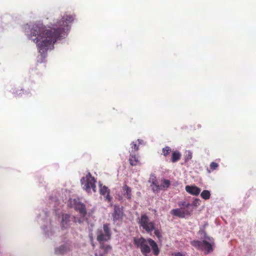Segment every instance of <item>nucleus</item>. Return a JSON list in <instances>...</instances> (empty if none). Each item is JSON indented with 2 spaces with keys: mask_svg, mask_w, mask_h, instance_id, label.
I'll use <instances>...</instances> for the list:
<instances>
[{
  "mask_svg": "<svg viewBox=\"0 0 256 256\" xmlns=\"http://www.w3.org/2000/svg\"><path fill=\"white\" fill-rule=\"evenodd\" d=\"M161 190L167 189L170 185V180L164 178L161 180Z\"/></svg>",
  "mask_w": 256,
  "mask_h": 256,
  "instance_id": "nucleus-18",
  "label": "nucleus"
},
{
  "mask_svg": "<svg viewBox=\"0 0 256 256\" xmlns=\"http://www.w3.org/2000/svg\"><path fill=\"white\" fill-rule=\"evenodd\" d=\"M130 145L132 148L134 150V152H136L138 150V146L134 142H132Z\"/></svg>",
  "mask_w": 256,
  "mask_h": 256,
  "instance_id": "nucleus-25",
  "label": "nucleus"
},
{
  "mask_svg": "<svg viewBox=\"0 0 256 256\" xmlns=\"http://www.w3.org/2000/svg\"><path fill=\"white\" fill-rule=\"evenodd\" d=\"M200 205V200L198 198H194L192 204H190V208H192L194 210V208L198 207Z\"/></svg>",
  "mask_w": 256,
  "mask_h": 256,
  "instance_id": "nucleus-23",
  "label": "nucleus"
},
{
  "mask_svg": "<svg viewBox=\"0 0 256 256\" xmlns=\"http://www.w3.org/2000/svg\"><path fill=\"white\" fill-rule=\"evenodd\" d=\"M201 197L205 200H208L210 197V192L208 190H204L200 194Z\"/></svg>",
  "mask_w": 256,
  "mask_h": 256,
  "instance_id": "nucleus-19",
  "label": "nucleus"
},
{
  "mask_svg": "<svg viewBox=\"0 0 256 256\" xmlns=\"http://www.w3.org/2000/svg\"><path fill=\"white\" fill-rule=\"evenodd\" d=\"M172 256H185V254L180 252H173L172 254Z\"/></svg>",
  "mask_w": 256,
  "mask_h": 256,
  "instance_id": "nucleus-26",
  "label": "nucleus"
},
{
  "mask_svg": "<svg viewBox=\"0 0 256 256\" xmlns=\"http://www.w3.org/2000/svg\"><path fill=\"white\" fill-rule=\"evenodd\" d=\"M96 240L99 243L106 242L110 240L112 232L110 224H104L103 229H98L96 232Z\"/></svg>",
  "mask_w": 256,
  "mask_h": 256,
  "instance_id": "nucleus-7",
  "label": "nucleus"
},
{
  "mask_svg": "<svg viewBox=\"0 0 256 256\" xmlns=\"http://www.w3.org/2000/svg\"><path fill=\"white\" fill-rule=\"evenodd\" d=\"M69 218V216H68V215H66L65 214V217H64V218H65V223L66 222V220Z\"/></svg>",
  "mask_w": 256,
  "mask_h": 256,
  "instance_id": "nucleus-28",
  "label": "nucleus"
},
{
  "mask_svg": "<svg viewBox=\"0 0 256 256\" xmlns=\"http://www.w3.org/2000/svg\"><path fill=\"white\" fill-rule=\"evenodd\" d=\"M124 216L123 208H120L119 206H114V212L112 214L113 219L114 221L122 220Z\"/></svg>",
  "mask_w": 256,
  "mask_h": 256,
  "instance_id": "nucleus-12",
  "label": "nucleus"
},
{
  "mask_svg": "<svg viewBox=\"0 0 256 256\" xmlns=\"http://www.w3.org/2000/svg\"><path fill=\"white\" fill-rule=\"evenodd\" d=\"M134 243L137 247L140 248V251L144 256H148L150 252V248L148 246V244L150 246L152 254L155 256H158L160 252V250L157 244L150 238L148 239H145L142 237L138 238H135Z\"/></svg>",
  "mask_w": 256,
  "mask_h": 256,
  "instance_id": "nucleus-2",
  "label": "nucleus"
},
{
  "mask_svg": "<svg viewBox=\"0 0 256 256\" xmlns=\"http://www.w3.org/2000/svg\"><path fill=\"white\" fill-rule=\"evenodd\" d=\"M218 167V164L216 162H212L210 165V168L207 170L208 172L210 173L211 172L217 169Z\"/></svg>",
  "mask_w": 256,
  "mask_h": 256,
  "instance_id": "nucleus-20",
  "label": "nucleus"
},
{
  "mask_svg": "<svg viewBox=\"0 0 256 256\" xmlns=\"http://www.w3.org/2000/svg\"><path fill=\"white\" fill-rule=\"evenodd\" d=\"M129 162L130 164L132 166H135L140 164L138 157L135 154H130Z\"/></svg>",
  "mask_w": 256,
  "mask_h": 256,
  "instance_id": "nucleus-16",
  "label": "nucleus"
},
{
  "mask_svg": "<svg viewBox=\"0 0 256 256\" xmlns=\"http://www.w3.org/2000/svg\"><path fill=\"white\" fill-rule=\"evenodd\" d=\"M185 190L188 194L197 196L200 192V189L195 185L186 186Z\"/></svg>",
  "mask_w": 256,
  "mask_h": 256,
  "instance_id": "nucleus-13",
  "label": "nucleus"
},
{
  "mask_svg": "<svg viewBox=\"0 0 256 256\" xmlns=\"http://www.w3.org/2000/svg\"><path fill=\"white\" fill-rule=\"evenodd\" d=\"M162 154L163 155L165 156V157H166L168 156L170 154V153L172 152V149L171 148L168 146H165L164 148L162 149Z\"/></svg>",
  "mask_w": 256,
  "mask_h": 256,
  "instance_id": "nucleus-21",
  "label": "nucleus"
},
{
  "mask_svg": "<svg viewBox=\"0 0 256 256\" xmlns=\"http://www.w3.org/2000/svg\"><path fill=\"white\" fill-rule=\"evenodd\" d=\"M192 154L190 150H187L185 152L184 160L186 162L188 161L192 158Z\"/></svg>",
  "mask_w": 256,
  "mask_h": 256,
  "instance_id": "nucleus-24",
  "label": "nucleus"
},
{
  "mask_svg": "<svg viewBox=\"0 0 256 256\" xmlns=\"http://www.w3.org/2000/svg\"><path fill=\"white\" fill-rule=\"evenodd\" d=\"M182 154L178 150H174L172 152L171 162L173 163L178 161L181 158Z\"/></svg>",
  "mask_w": 256,
  "mask_h": 256,
  "instance_id": "nucleus-17",
  "label": "nucleus"
},
{
  "mask_svg": "<svg viewBox=\"0 0 256 256\" xmlns=\"http://www.w3.org/2000/svg\"><path fill=\"white\" fill-rule=\"evenodd\" d=\"M148 182L150 184V186L154 192L156 193L161 190L160 185L158 184V181L154 174H152L150 176Z\"/></svg>",
  "mask_w": 256,
  "mask_h": 256,
  "instance_id": "nucleus-9",
  "label": "nucleus"
},
{
  "mask_svg": "<svg viewBox=\"0 0 256 256\" xmlns=\"http://www.w3.org/2000/svg\"><path fill=\"white\" fill-rule=\"evenodd\" d=\"M74 16L72 15H67L65 16V30H70V24L74 22Z\"/></svg>",
  "mask_w": 256,
  "mask_h": 256,
  "instance_id": "nucleus-14",
  "label": "nucleus"
},
{
  "mask_svg": "<svg viewBox=\"0 0 256 256\" xmlns=\"http://www.w3.org/2000/svg\"><path fill=\"white\" fill-rule=\"evenodd\" d=\"M192 246L201 250L207 254L213 250L212 246L214 242L212 238L204 234V240L202 242L199 240H194L191 242Z\"/></svg>",
  "mask_w": 256,
  "mask_h": 256,
  "instance_id": "nucleus-5",
  "label": "nucleus"
},
{
  "mask_svg": "<svg viewBox=\"0 0 256 256\" xmlns=\"http://www.w3.org/2000/svg\"><path fill=\"white\" fill-rule=\"evenodd\" d=\"M71 207L74 208L78 211L80 215L83 217L86 214V210L84 204L80 202L78 199H70L69 200Z\"/></svg>",
  "mask_w": 256,
  "mask_h": 256,
  "instance_id": "nucleus-8",
  "label": "nucleus"
},
{
  "mask_svg": "<svg viewBox=\"0 0 256 256\" xmlns=\"http://www.w3.org/2000/svg\"><path fill=\"white\" fill-rule=\"evenodd\" d=\"M80 182L82 188L86 192L90 193L92 190L94 192H96V180L92 176L90 172H88L86 176L82 178Z\"/></svg>",
  "mask_w": 256,
  "mask_h": 256,
  "instance_id": "nucleus-6",
  "label": "nucleus"
},
{
  "mask_svg": "<svg viewBox=\"0 0 256 256\" xmlns=\"http://www.w3.org/2000/svg\"><path fill=\"white\" fill-rule=\"evenodd\" d=\"M64 253V245L61 244L59 248H56L55 249V254H62Z\"/></svg>",
  "mask_w": 256,
  "mask_h": 256,
  "instance_id": "nucleus-22",
  "label": "nucleus"
},
{
  "mask_svg": "<svg viewBox=\"0 0 256 256\" xmlns=\"http://www.w3.org/2000/svg\"><path fill=\"white\" fill-rule=\"evenodd\" d=\"M100 194L105 198V200L108 202H111L112 197L110 196V190L105 186H102V184H100Z\"/></svg>",
  "mask_w": 256,
  "mask_h": 256,
  "instance_id": "nucleus-11",
  "label": "nucleus"
},
{
  "mask_svg": "<svg viewBox=\"0 0 256 256\" xmlns=\"http://www.w3.org/2000/svg\"><path fill=\"white\" fill-rule=\"evenodd\" d=\"M18 90H16V92H14V94H16V93H18ZM19 91H20L19 94H21V93H22V90H20Z\"/></svg>",
  "mask_w": 256,
  "mask_h": 256,
  "instance_id": "nucleus-29",
  "label": "nucleus"
},
{
  "mask_svg": "<svg viewBox=\"0 0 256 256\" xmlns=\"http://www.w3.org/2000/svg\"><path fill=\"white\" fill-rule=\"evenodd\" d=\"M180 208L172 209L170 213L174 216L180 218H184L186 216H190L193 212L192 208H190V204L186 201H182L178 203Z\"/></svg>",
  "mask_w": 256,
  "mask_h": 256,
  "instance_id": "nucleus-4",
  "label": "nucleus"
},
{
  "mask_svg": "<svg viewBox=\"0 0 256 256\" xmlns=\"http://www.w3.org/2000/svg\"><path fill=\"white\" fill-rule=\"evenodd\" d=\"M91 243L92 246L93 248H95V244L94 242L93 238L92 236H90Z\"/></svg>",
  "mask_w": 256,
  "mask_h": 256,
  "instance_id": "nucleus-27",
  "label": "nucleus"
},
{
  "mask_svg": "<svg viewBox=\"0 0 256 256\" xmlns=\"http://www.w3.org/2000/svg\"><path fill=\"white\" fill-rule=\"evenodd\" d=\"M60 34L58 30H49L42 24H34L30 30L28 38L36 44L39 52L43 54L52 46Z\"/></svg>",
  "mask_w": 256,
  "mask_h": 256,
  "instance_id": "nucleus-1",
  "label": "nucleus"
},
{
  "mask_svg": "<svg viewBox=\"0 0 256 256\" xmlns=\"http://www.w3.org/2000/svg\"><path fill=\"white\" fill-rule=\"evenodd\" d=\"M99 244H100V251L98 254L97 253L95 254L96 256H104L106 254L112 250V247L110 244H104V242Z\"/></svg>",
  "mask_w": 256,
  "mask_h": 256,
  "instance_id": "nucleus-10",
  "label": "nucleus"
},
{
  "mask_svg": "<svg viewBox=\"0 0 256 256\" xmlns=\"http://www.w3.org/2000/svg\"><path fill=\"white\" fill-rule=\"evenodd\" d=\"M62 222H64V216L63 215L62 216Z\"/></svg>",
  "mask_w": 256,
  "mask_h": 256,
  "instance_id": "nucleus-30",
  "label": "nucleus"
},
{
  "mask_svg": "<svg viewBox=\"0 0 256 256\" xmlns=\"http://www.w3.org/2000/svg\"><path fill=\"white\" fill-rule=\"evenodd\" d=\"M124 196L128 200L132 198V189L126 184L122 187Z\"/></svg>",
  "mask_w": 256,
  "mask_h": 256,
  "instance_id": "nucleus-15",
  "label": "nucleus"
},
{
  "mask_svg": "<svg viewBox=\"0 0 256 256\" xmlns=\"http://www.w3.org/2000/svg\"><path fill=\"white\" fill-rule=\"evenodd\" d=\"M138 224L140 227H142L146 232L148 234L154 231V234L160 240L162 237V232L160 230L156 227V224L154 221H151L148 217L146 214H142L138 218Z\"/></svg>",
  "mask_w": 256,
  "mask_h": 256,
  "instance_id": "nucleus-3",
  "label": "nucleus"
}]
</instances>
